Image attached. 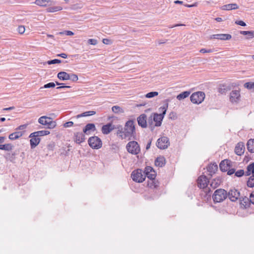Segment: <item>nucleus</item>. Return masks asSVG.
I'll return each instance as SVG.
<instances>
[{
    "label": "nucleus",
    "mask_w": 254,
    "mask_h": 254,
    "mask_svg": "<svg viewBox=\"0 0 254 254\" xmlns=\"http://www.w3.org/2000/svg\"><path fill=\"white\" fill-rule=\"evenodd\" d=\"M88 43L92 45H96L97 44V40L94 39H90L88 40Z\"/></svg>",
    "instance_id": "53"
},
{
    "label": "nucleus",
    "mask_w": 254,
    "mask_h": 254,
    "mask_svg": "<svg viewBox=\"0 0 254 254\" xmlns=\"http://www.w3.org/2000/svg\"><path fill=\"white\" fill-rule=\"evenodd\" d=\"M190 94V92L189 91H184L177 96V99L179 100H181L182 99H184L188 97L189 95Z\"/></svg>",
    "instance_id": "31"
},
{
    "label": "nucleus",
    "mask_w": 254,
    "mask_h": 254,
    "mask_svg": "<svg viewBox=\"0 0 254 254\" xmlns=\"http://www.w3.org/2000/svg\"><path fill=\"white\" fill-rule=\"evenodd\" d=\"M245 150V144L242 142H239L236 146L235 148V152L239 156H241L244 154Z\"/></svg>",
    "instance_id": "18"
},
{
    "label": "nucleus",
    "mask_w": 254,
    "mask_h": 254,
    "mask_svg": "<svg viewBox=\"0 0 254 254\" xmlns=\"http://www.w3.org/2000/svg\"><path fill=\"white\" fill-rule=\"evenodd\" d=\"M165 164V159L163 156L157 157L155 161V165L159 167H162Z\"/></svg>",
    "instance_id": "24"
},
{
    "label": "nucleus",
    "mask_w": 254,
    "mask_h": 254,
    "mask_svg": "<svg viewBox=\"0 0 254 254\" xmlns=\"http://www.w3.org/2000/svg\"><path fill=\"white\" fill-rule=\"evenodd\" d=\"M226 89L224 88V86H222L219 89V91L221 93H224L225 92Z\"/></svg>",
    "instance_id": "64"
},
{
    "label": "nucleus",
    "mask_w": 254,
    "mask_h": 254,
    "mask_svg": "<svg viewBox=\"0 0 254 254\" xmlns=\"http://www.w3.org/2000/svg\"><path fill=\"white\" fill-rule=\"evenodd\" d=\"M246 171L245 172V175L246 176L254 175V163H251L246 168Z\"/></svg>",
    "instance_id": "23"
},
{
    "label": "nucleus",
    "mask_w": 254,
    "mask_h": 254,
    "mask_svg": "<svg viewBox=\"0 0 254 254\" xmlns=\"http://www.w3.org/2000/svg\"><path fill=\"white\" fill-rule=\"evenodd\" d=\"M228 197L227 191L223 189H219L215 190L212 199L214 203L221 202Z\"/></svg>",
    "instance_id": "3"
},
{
    "label": "nucleus",
    "mask_w": 254,
    "mask_h": 254,
    "mask_svg": "<svg viewBox=\"0 0 254 254\" xmlns=\"http://www.w3.org/2000/svg\"><path fill=\"white\" fill-rule=\"evenodd\" d=\"M85 140V136L83 132H77L74 133V140L76 143L80 144Z\"/></svg>",
    "instance_id": "14"
},
{
    "label": "nucleus",
    "mask_w": 254,
    "mask_h": 254,
    "mask_svg": "<svg viewBox=\"0 0 254 254\" xmlns=\"http://www.w3.org/2000/svg\"><path fill=\"white\" fill-rule=\"evenodd\" d=\"M240 201H241V204L244 205L245 206V207L246 208L247 206L248 205L247 202L250 201V198H249L247 197H245V198H243V200H240Z\"/></svg>",
    "instance_id": "46"
},
{
    "label": "nucleus",
    "mask_w": 254,
    "mask_h": 254,
    "mask_svg": "<svg viewBox=\"0 0 254 254\" xmlns=\"http://www.w3.org/2000/svg\"><path fill=\"white\" fill-rule=\"evenodd\" d=\"M143 174H144V176L147 177L150 180L155 179L156 174L151 167L147 166L145 167Z\"/></svg>",
    "instance_id": "10"
},
{
    "label": "nucleus",
    "mask_w": 254,
    "mask_h": 254,
    "mask_svg": "<svg viewBox=\"0 0 254 254\" xmlns=\"http://www.w3.org/2000/svg\"><path fill=\"white\" fill-rule=\"evenodd\" d=\"M250 202L254 204V191H253L250 194Z\"/></svg>",
    "instance_id": "59"
},
{
    "label": "nucleus",
    "mask_w": 254,
    "mask_h": 254,
    "mask_svg": "<svg viewBox=\"0 0 254 254\" xmlns=\"http://www.w3.org/2000/svg\"><path fill=\"white\" fill-rule=\"evenodd\" d=\"M126 149L129 153L133 155H137L140 151V146L135 141H129L126 145Z\"/></svg>",
    "instance_id": "4"
},
{
    "label": "nucleus",
    "mask_w": 254,
    "mask_h": 254,
    "mask_svg": "<svg viewBox=\"0 0 254 254\" xmlns=\"http://www.w3.org/2000/svg\"><path fill=\"white\" fill-rule=\"evenodd\" d=\"M96 130L95 125L93 123L87 124L83 129V132L87 135L91 133V131H94Z\"/></svg>",
    "instance_id": "15"
},
{
    "label": "nucleus",
    "mask_w": 254,
    "mask_h": 254,
    "mask_svg": "<svg viewBox=\"0 0 254 254\" xmlns=\"http://www.w3.org/2000/svg\"><path fill=\"white\" fill-rule=\"evenodd\" d=\"M240 33L242 35L247 36V39H250L254 37V31H240Z\"/></svg>",
    "instance_id": "32"
},
{
    "label": "nucleus",
    "mask_w": 254,
    "mask_h": 254,
    "mask_svg": "<svg viewBox=\"0 0 254 254\" xmlns=\"http://www.w3.org/2000/svg\"><path fill=\"white\" fill-rule=\"evenodd\" d=\"M239 8V6L236 3H230L221 6V9L224 10H230L232 9H237Z\"/></svg>",
    "instance_id": "22"
},
{
    "label": "nucleus",
    "mask_w": 254,
    "mask_h": 254,
    "mask_svg": "<svg viewBox=\"0 0 254 254\" xmlns=\"http://www.w3.org/2000/svg\"><path fill=\"white\" fill-rule=\"evenodd\" d=\"M51 120V118L50 117L42 116L38 119V122L42 125L47 126L49 122Z\"/></svg>",
    "instance_id": "30"
},
{
    "label": "nucleus",
    "mask_w": 254,
    "mask_h": 254,
    "mask_svg": "<svg viewBox=\"0 0 254 254\" xmlns=\"http://www.w3.org/2000/svg\"><path fill=\"white\" fill-rule=\"evenodd\" d=\"M62 62L61 60L59 59H54L52 60L48 61L47 63L48 64H60Z\"/></svg>",
    "instance_id": "50"
},
{
    "label": "nucleus",
    "mask_w": 254,
    "mask_h": 254,
    "mask_svg": "<svg viewBox=\"0 0 254 254\" xmlns=\"http://www.w3.org/2000/svg\"><path fill=\"white\" fill-rule=\"evenodd\" d=\"M69 79L72 81L73 82H76L78 79L77 75L73 73L69 74Z\"/></svg>",
    "instance_id": "45"
},
{
    "label": "nucleus",
    "mask_w": 254,
    "mask_h": 254,
    "mask_svg": "<svg viewBox=\"0 0 254 254\" xmlns=\"http://www.w3.org/2000/svg\"><path fill=\"white\" fill-rule=\"evenodd\" d=\"M230 161L224 160L219 164V168L222 172H225L229 169L230 166Z\"/></svg>",
    "instance_id": "19"
},
{
    "label": "nucleus",
    "mask_w": 254,
    "mask_h": 254,
    "mask_svg": "<svg viewBox=\"0 0 254 254\" xmlns=\"http://www.w3.org/2000/svg\"><path fill=\"white\" fill-rule=\"evenodd\" d=\"M209 183L208 179L207 177L204 175L200 176L197 180V186L200 189H202L205 192L206 195L210 196V192L211 191L210 188H207V185Z\"/></svg>",
    "instance_id": "2"
},
{
    "label": "nucleus",
    "mask_w": 254,
    "mask_h": 254,
    "mask_svg": "<svg viewBox=\"0 0 254 254\" xmlns=\"http://www.w3.org/2000/svg\"><path fill=\"white\" fill-rule=\"evenodd\" d=\"M240 97V91L239 90H233L230 95V100L231 102H236L237 103L239 100Z\"/></svg>",
    "instance_id": "17"
},
{
    "label": "nucleus",
    "mask_w": 254,
    "mask_h": 254,
    "mask_svg": "<svg viewBox=\"0 0 254 254\" xmlns=\"http://www.w3.org/2000/svg\"><path fill=\"white\" fill-rule=\"evenodd\" d=\"M89 145L94 149H98L102 146V141L101 139L97 136L90 137L88 140Z\"/></svg>",
    "instance_id": "5"
},
{
    "label": "nucleus",
    "mask_w": 254,
    "mask_h": 254,
    "mask_svg": "<svg viewBox=\"0 0 254 254\" xmlns=\"http://www.w3.org/2000/svg\"><path fill=\"white\" fill-rule=\"evenodd\" d=\"M73 125V123L71 121H69V122H67L65 123L63 126L64 127H72Z\"/></svg>",
    "instance_id": "55"
},
{
    "label": "nucleus",
    "mask_w": 254,
    "mask_h": 254,
    "mask_svg": "<svg viewBox=\"0 0 254 254\" xmlns=\"http://www.w3.org/2000/svg\"><path fill=\"white\" fill-rule=\"evenodd\" d=\"M120 127L121 129H118L117 132V135L120 137V135H122L124 134V128L122 127V126H120Z\"/></svg>",
    "instance_id": "56"
},
{
    "label": "nucleus",
    "mask_w": 254,
    "mask_h": 254,
    "mask_svg": "<svg viewBox=\"0 0 254 254\" xmlns=\"http://www.w3.org/2000/svg\"><path fill=\"white\" fill-rule=\"evenodd\" d=\"M232 36L229 34H217L211 35L210 39H216L221 40H229L231 39Z\"/></svg>",
    "instance_id": "13"
},
{
    "label": "nucleus",
    "mask_w": 254,
    "mask_h": 254,
    "mask_svg": "<svg viewBox=\"0 0 254 254\" xmlns=\"http://www.w3.org/2000/svg\"><path fill=\"white\" fill-rule=\"evenodd\" d=\"M149 187L151 188H156L158 186L157 183L155 182V179L150 180V181L148 182V185Z\"/></svg>",
    "instance_id": "41"
},
{
    "label": "nucleus",
    "mask_w": 254,
    "mask_h": 254,
    "mask_svg": "<svg viewBox=\"0 0 254 254\" xmlns=\"http://www.w3.org/2000/svg\"><path fill=\"white\" fill-rule=\"evenodd\" d=\"M247 185L249 188L254 187V175H252L249 178Z\"/></svg>",
    "instance_id": "37"
},
{
    "label": "nucleus",
    "mask_w": 254,
    "mask_h": 254,
    "mask_svg": "<svg viewBox=\"0 0 254 254\" xmlns=\"http://www.w3.org/2000/svg\"><path fill=\"white\" fill-rule=\"evenodd\" d=\"M213 50L212 49H201L200 50V52L201 53H209L212 52Z\"/></svg>",
    "instance_id": "57"
},
{
    "label": "nucleus",
    "mask_w": 254,
    "mask_h": 254,
    "mask_svg": "<svg viewBox=\"0 0 254 254\" xmlns=\"http://www.w3.org/2000/svg\"><path fill=\"white\" fill-rule=\"evenodd\" d=\"M57 56L62 57L64 59H66L67 57V55L65 53H62V54H58V55H57Z\"/></svg>",
    "instance_id": "63"
},
{
    "label": "nucleus",
    "mask_w": 254,
    "mask_h": 254,
    "mask_svg": "<svg viewBox=\"0 0 254 254\" xmlns=\"http://www.w3.org/2000/svg\"><path fill=\"white\" fill-rule=\"evenodd\" d=\"M158 95V92L156 91L150 92L147 93L145 96L147 98H151Z\"/></svg>",
    "instance_id": "42"
},
{
    "label": "nucleus",
    "mask_w": 254,
    "mask_h": 254,
    "mask_svg": "<svg viewBox=\"0 0 254 254\" xmlns=\"http://www.w3.org/2000/svg\"><path fill=\"white\" fill-rule=\"evenodd\" d=\"M56 86V84L54 82H49L48 83H47L44 85L43 87H41V88H54Z\"/></svg>",
    "instance_id": "51"
},
{
    "label": "nucleus",
    "mask_w": 254,
    "mask_h": 254,
    "mask_svg": "<svg viewBox=\"0 0 254 254\" xmlns=\"http://www.w3.org/2000/svg\"><path fill=\"white\" fill-rule=\"evenodd\" d=\"M83 7V5L81 3H76L73 4L71 6L70 9L72 10H77L80 9Z\"/></svg>",
    "instance_id": "44"
},
{
    "label": "nucleus",
    "mask_w": 254,
    "mask_h": 254,
    "mask_svg": "<svg viewBox=\"0 0 254 254\" xmlns=\"http://www.w3.org/2000/svg\"><path fill=\"white\" fill-rule=\"evenodd\" d=\"M103 43L105 44L108 45L111 43V41L108 39H103Z\"/></svg>",
    "instance_id": "62"
},
{
    "label": "nucleus",
    "mask_w": 254,
    "mask_h": 254,
    "mask_svg": "<svg viewBox=\"0 0 254 254\" xmlns=\"http://www.w3.org/2000/svg\"><path fill=\"white\" fill-rule=\"evenodd\" d=\"M96 113V111H89L84 112L80 114H78L75 116L76 119H78L81 117H88L95 115Z\"/></svg>",
    "instance_id": "26"
},
{
    "label": "nucleus",
    "mask_w": 254,
    "mask_h": 254,
    "mask_svg": "<svg viewBox=\"0 0 254 254\" xmlns=\"http://www.w3.org/2000/svg\"><path fill=\"white\" fill-rule=\"evenodd\" d=\"M50 134V131L48 130H40L36 131L37 136L39 137L40 136H43Z\"/></svg>",
    "instance_id": "39"
},
{
    "label": "nucleus",
    "mask_w": 254,
    "mask_h": 254,
    "mask_svg": "<svg viewBox=\"0 0 254 254\" xmlns=\"http://www.w3.org/2000/svg\"><path fill=\"white\" fill-rule=\"evenodd\" d=\"M240 196V192L235 189L230 190L228 192V197L231 201H236L239 199Z\"/></svg>",
    "instance_id": "9"
},
{
    "label": "nucleus",
    "mask_w": 254,
    "mask_h": 254,
    "mask_svg": "<svg viewBox=\"0 0 254 254\" xmlns=\"http://www.w3.org/2000/svg\"><path fill=\"white\" fill-rule=\"evenodd\" d=\"M205 96L204 92L198 91L192 93L190 97V100L193 104H199L204 100Z\"/></svg>",
    "instance_id": "6"
},
{
    "label": "nucleus",
    "mask_w": 254,
    "mask_h": 254,
    "mask_svg": "<svg viewBox=\"0 0 254 254\" xmlns=\"http://www.w3.org/2000/svg\"><path fill=\"white\" fill-rule=\"evenodd\" d=\"M24 131H19L13 132L9 135V139L14 140L22 136L24 134Z\"/></svg>",
    "instance_id": "21"
},
{
    "label": "nucleus",
    "mask_w": 254,
    "mask_h": 254,
    "mask_svg": "<svg viewBox=\"0 0 254 254\" xmlns=\"http://www.w3.org/2000/svg\"><path fill=\"white\" fill-rule=\"evenodd\" d=\"M63 9V7L62 6H53L49 7L47 8V11L48 12H54L58 11H60Z\"/></svg>",
    "instance_id": "35"
},
{
    "label": "nucleus",
    "mask_w": 254,
    "mask_h": 254,
    "mask_svg": "<svg viewBox=\"0 0 254 254\" xmlns=\"http://www.w3.org/2000/svg\"><path fill=\"white\" fill-rule=\"evenodd\" d=\"M247 149L251 153H254V139H249L247 143Z\"/></svg>",
    "instance_id": "29"
},
{
    "label": "nucleus",
    "mask_w": 254,
    "mask_h": 254,
    "mask_svg": "<svg viewBox=\"0 0 254 254\" xmlns=\"http://www.w3.org/2000/svg\"><path fill=\"white\" fill-rule=\"evenodd\" d=\"M69 75L65 71H61L58 73L57 77L59 79L64 81L69 79Z\"/></svg>",
    "instance_id": "25"
},
{
    "label": "nucleus",
    "mask_w": 254,
    "mask_h": 254,
    "mask_svg": "<svg viewBox=\"0 0 254 254\" xmlns=\"http://www.w3.org/2000/svg\"><path fill=\"white\" fill-rule=\"evenodd\" d=\"M168 107V103H166L163 106L160 107L159 108V110L160 112H161L160 114L164 116L166 114Z\"/></svg>",
    "instance_id": "36"
},
{
    "label": "nucleus",
    "mask_w": 254,
    "mask_h": 254,
    "mask_svg": "<svg viewBox=\"0 0 254 254\" xmlns=\"http://www.w3.org/2000/svg\"><path fill=\"white\" fill-rule=\"evenodd\" d=\"M131 177L133 181L137 183H142L145 180V179L144 174H143V172H142V170L139 169L132 171Z\"/></svg>",
    "instance_id": "7"
},
{
    "label": "nucleus",
    "mask_w": 254,
    "mask_h": 254,
    "mask_svg": "<svg viewBox=\"0 0 254 254\" xmlns=\"http://www.w3.org/2000/svg\"><path fill=\"white\" fill-rule=\"evenodd\" d=\"M153 117L152 116V114L149 117L148 119V123L149 124V127L150 128L151 130L152 131L154 129V127L153 126Z\"/></svg>",
    "instance_id": "43"
},
{
    "label": "nucleus",
    "mask_w": 254,
    "mask_h": 254,
    "mask_svg": "<svg viewBox=\"0 0 254 254\" xmlns=\"http://www.w3.org/2000/svg\"><path fill=\"white\" fill-rule=\"evenodd\" d=\"M218 169V166L216 163L211 164L207 168V171L209 172V175L212 176Z\"/></svg>",
    "instance_id": "27"
},
{
    "label": "nucleus",
    "mask_w": 254,
    "mask_h": 254,
    "mask_svg": "<svg viewBox=\"0 0 254 254\" xmlns=\"http://www.w3.org/2000/svg\"><path fill=\"white\" fill-rule=\"evenodd\" d=\"M153 117V121L155 123V127H160L162 124V122L164 119V116L157 113H152Z\"/></svg>",
    "instance_id": "16"
},
{
    "label": "nucleus",
    "mask_w": 254,
    "mask_h": 254,
    "mask_svg": "<svg viewBox=\"0 0 254 254\" xmlns=\"http://www.w3.org/2000/svg\"><path fill=\"white\" fill-rule=\"evenodd\" d=\"M25 27L24 26L21 25L19 26L17 28V31L18 33L20 34H23L25 32Z\"/></svg>",
    "instance_id": "52"
},
{
    "label": "nucleus",
    "mask_w": 254,
    "mask_h": 254,
    "mask_svg": "<svg viewBox=\"0 0 254 254\" xmlns=\"http://www.w3.org/2000/svg\"><path fill=\"white\" fill-rule=\"evenodd\" d=\"M112 111L115 113H123L124 111L122 108L118 106H114L112 108Z\"/></svg>",
    "instance_id": "40"
},
{
    "label": "nucleus",
    "mask_w": 254,
    "mask_h": 254,
    "mask_svg": "<svg viewBox=\"0 0 254 254\" xmlns=\"http://www.w3.org/2000/svg\"><path fill=\"white\" fill-rule=\"evenodd\" d=\"M13 146L10 144H0V149L6 151H10L12 149Z\"/></svg>",
    "instance_id": "34"
},
{
    "label": "nucleus",
    "mask_w": 254,
    "mask_h": 254,
    "mask_svg": "<svg viewBox=\"0 0 254 254\" xmlns=\"http://www.w3.org/2000/svg\"><path fill=\"white\" fill-rule=\"evenodd\" d=\"M16 153L15 152L13 153H7L5 156V158L6 160L13 162L15 159V155Z\"/></svg>",
    "instance_id": "33"
},
{
    "label": "nucleus",
    "mask_w": 254,
    "mask_h": 254,
    "mask_svg": "<svg viewBox=\"0 0 254 254\" xmlns=\"http://www.w3.org/2000/svg\"><path fill=\"white\" fill-rule=\"evenodd\" d=\"M227 174L228 175H231L232 174H233L234 173H235V170L234 169H228L227 170Z\"/></svg>",
    "instance_id": "60"
},
{
    "label": "nucleus",
    "mask_w": 254,
    "mask_h": 254,
    "mask_svg": "<svg viewBox=\"0 0 254 254\" xmlns=\"http://www.w3.org/2000/svg\"><path fill=\"white\" fill-rule=\"evenodd\" d=\"M244 87L249 89L254 88V82H246L244 84Z\"/></svg>",
    "instance_id": "47"
},
{
    "label": "nucleus",
    "mask_w": 254,
    "mask_h": 254,
    "mask_svg": "<svg viewBox=\"0 0 254 254\" xmlns=\"http://www.w3.org/2000/svg\"><path fill=\"white\" fill-rule=\"evenodd\" d=\"M235 23L237 25H239L242 26H246V24L245 22L242 20H238L235 22Z\"/></svg>",
    "instance_id": "58"
},
{
    "label": "nucleus",
    "mask_w": 254,
    "mask_h": 254,
    "mask_svg": "<svg viewBox=\"0 0 254 254\" xmlns=\"http://www.w3.org/2000/svg\"><path fill=\"white\" fill-rule=\"evenodd\" d=\"M137 121L138 124L142 128H146L147 124V116L145 114H141L137 118Z\"/></svg>",
    "instance_id": "12"
},
{
    "label": "nucleus",
    "mask_w": 254,
    "mask_h": 254,
    "mask_svg": "<svg viewBox=\"0 0 254 254\" xmlns=\"http://www.w3.org/2000/svg\"><path fill=\"white\" fill-rule=\"evenodd\" d=\"M64 33L67 36H72L74 34L73 32L69 30H65L64 31Z\"/></svg>",
    "instance_id": "61"
},
{
    "label": "nucleus",
    "mask_w": 254,
    "mask_h": 254,
    "mask_svg": "<svg viewBox=\"0 0 254 254\" xmlns=\"http://www.w3.org/2000/svg\"><path fill=\"white\" fill-rule=\"evenodd\" d=\"M245 175V172L244 170H239L235 173V175L237 177H241Z\"/></svg>",
    "instance_id": "48"
},
{
    "label": "nucleus",
    "mask_w": 254,
    "mask_h": 254,
    "mask_svg": "<svg viewBox=\"0 0 254 254\" xmlns=\"http://www.w3.org/2000/svg\"><path fill=\"white\" fill-rule=\"evenodd\" d=\"M170 145V141L169 138L166 136H162L158 138L156 146L161 149H165L168 147Z\"/></svg>",
    "instance_id": "8"
},
{
    "label": "nucleus",
    "mask_w": 254,
    "mask_h": 254,
    "mask_svg": "<svg viewBox=\"0 0 254 254\" xmlns=\"http://www.w3.org/2000/svg\"><path fill=\"white\" fill-rule=\"evenodd\" d=\"M115 128V125H113L112 123H108L102 126L101 131L104 134H108Z\"/></svg>",
    "instance_id": "11"
},
{
    "label": "nucleus",
    "mask_w": 254,
    "mask_h": 254,
    "mask_svg": "<svg viewBox=\"0 0 254 254\" xmlns=\"http://www.w3.org/2000/svg\"><path fill=\"white\" fill-rule=\"evenodd\" d=\"M53 2L51 0H36L34 3L40 6L46 7L48 5H52Z\"/></svg>",
    "instance_id": "20"
},
{
    "label": "nucleus",
    "mask_w": 254,
    "mask_h": 254,
    "mask_svg": "<svg viewBox=\"0 0 254 254\" xmlns=\"http://www.w3.org/2000/svg\"><path fill=\"white\" fill-rule=\"evenodd\" d=\"M124 134L120 135V137L123 139L128 138L129 139L132 136L135 135V127L134 122L133 120H128L127 121L124 127Z\"/></svg>",
    "instance_id": "1"
},
{
    "label": "nucleus",
    "mask_w": 254,
    "mask_h": 254,
    "mask_svg": "<svg viewBox=\"0 0 254 254\" xmlns=\"http://www.w3.org/2000/svg\"><path fill=\"white\" fill-rule=\"evenodd\" d=\"M220 184V181L219 179H214L210 183V187L214 189L216 188Z\"/></svg>",
    "instance_id": "38"
},
{
    "label": "nucleus",
    "mask_w": 254,
    "mask_h": 254,
    "mask_svg": "<svg viewBox=\"0 0 254 254\" xmlns=\"http://www.w3.org/2000/svg\"><path fill=\"white\" fill-rule=\"evenodd\" d=\"M28 125V124H24V125H20L18 127H17L15 129V130H24V129H25L27 127Z\"/></svg>",
    "instance_id": "54"
},
{
    "label": "nucleus",
    "mask_w": 254,
    "mask_h": 254,
    "mask_svg": "<svg viewBox=\"0 0 254 254\" xmlns=\"http://www.w3.org/2000/svg\"><path fill=\"white\" fill-rule=\"evenodd\" d=\"M56 126V123L55 121H53L52 119L49 122L47 125V128H54Z\"/></svg>",
    "instance_id": "49"
},
{
    "label": "nucleus",
    "mask_w": 254,
    "mask_h": 254,
    "mask_svg": "<svg viewBox=\"0 0 254 254\" xmlns=\"http://www.w3.org/2000/svg\"><path fill=\"white\" fill-rule=\"evenodd\" d=\"M40 138L38 137L31 138V139L30 140L31 148L32 149L34 148L39 144V143L40 142Z\"/></svg>",
    "instance_id": "28"
}]
</instances>
